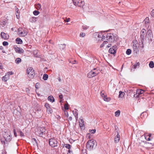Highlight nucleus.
Masks as SVG:
<instances>
[{"instance_id":"b1692460","label":"nucleus","mask_w":154,"mask_h":154,"mask_svg":"<svg viewBox=\"0 0 154 154\" xmlns=\"http://www.w3.org/2000/svg\"><path fill=\"white\" fill-rule=\"evenodd\" d=\"M16 15L17 17V19H19L20 18V12H19V9L18 8L16 9Z\"/></svg>"},{"instance_id":"de8ad7c7","label":"nucleus","mask_w":154,"mask_h":154,"mask_svg":"<svg viewBox=\"0 0 154 154\" xmlns=\"http://www.w3.org/2000/svg\"><path fill=\"white\" fill-rule=\"evenodd\" d=\"M101 95L103 98L105 96L104 95V92L103 91H102L101 92Z\"/></svg>"},{"instance_id":"f704fd0d","label":"nucleus","mask_w":154,"mask_h":154,"mask_svg":"<svg viewBox=\"0 0 154 154\" xmlns=\"http://www.w3.org/2000/svg\"><path fill=\"white\" fill-rule=\"evenodd\" d=\"M96 35H98V36H97L99 38V39H98V40H100L101 39L102 40H104L103 39H102V37H101V36H102V34H101V35H100L98 33H96Z\"/></svg>"},{"instance_id":"3c124183","label":"nucleus","mask_w":154,"mask_h":154,"mask_svg":"<svg viewBox=\"0 0 154 154\" xmlns=\"http://www.w3.org/2000/svg\"><path fill=\"white\" fill-rule=\"evenodd\" d=\"M70 19L69 18H68L67 19H66V20H64V21L66 22H68L70 21Z\"/></svg>"},{"instance_id":"6e6d98bb","label":"nucleus","mask_w":154,"mask_h":154,"mask_svg":"<svg viewBox=\"0 0 154 154\" xmlns=\"http://www.w3.org/2000/svg\"><path fill=\"white\" fill-rule=\"evenodd\" d=\"M20 135L21 136H24V134H23V132L22 131H20Z\"/></svg>"},{"instance_id":"5701e85b","label":"nucleus","mask_w":154,"mask_h":154,"mask_svg":"<svg viewBox=\"0 0 154 154\" xmlns=\"http://www.w3.org/2000/svg\"><path fill=\"white\" fill-rule=\"evenodd\" d=\"M125 93L123 92L119 91V98H123L124 97Z\"/></svg>"},{"instance_id":"cd10ccee","label":"nucleus","mask_w":154,"mask_h":154,"mask_svg":"<svg viewBox=\"0 0 154 154\" xmlns=\"http://www.w3.org/2000/svg\"><path fill=\"white\" fill-rule=\"evenodd\" d=\"M103 99L104 101L107 102L111 100L110 97H107L106 95L103 97Z\"/></svg>"},{"instance_id":"79ce46f5","label":"nucleus","mask_w":154,"mask_h":154,"mask_svg":"<svg viewBox=\"0 0 154 154\" xmlns=\"http://www.w3.org/2000/svg\"><path fill=\"white\" fill-rule=\"evenodd\" d=\"M82 27L83 29L86 30L88 28L89 26L86 25H83Z\"/></svg>"},{"instance_id":"09e8293b","label":"nucleus","mask_w":154,"mask_h":154,"mask_svg":"<svg viewBox=\"0 0 154 154\" xmlns=\"http://www.w3.org/2000/svg\"><path fill=\"white\" fill-rule=\"evenodd\" d=\"M45 107H46V109H47L48 107H49V104L48 103H46L45 104Z\"/></svg>"},{"instance_id":"a19ab883","label":"nucleus","mask_w":154,"mask_h":154,"mask_svg":"<svg viewBox=\"0 0 154 154\" xmlns=\"http://www.w3.org/2000/svg\"><path fill=\"white\" fill-rule=\"evenodd\" d=\"M65 145H66L65 147L66 148L69 149L71 147V146L70 144H65Z\"/></svg>"},{"instance_id":"c85d7f7f","label":"nucleus","mask_w":154,"mask_h":154,"mask_svg":"<svg viewBox=\"0 0 154 154\" xmlns=\"http://www.w3.org/2000/svg\"><path fill=\"white\" fill-rule=\"evenodd\" d=\"M47 109V112L48 114H51L52 112V110L51 108L50 107H48Z\"/></svg>"},{"instance_id":"8fccbe9b","label":"nucleus","mask_w":154,"mask_h":154,"mask_svg":"<svg viewBox=\"0 0 154 154\" xmlns=\"http://www.w3.org/2000/svg\"><path fill=\"white\" fill-rule=\"evenodd\" d=\"M13 131H14V135L15 136V137H17V133L16 132V130L15 129H14Z\"/></svg>"},{"instance_id":"9d476101","label":"nucleus","mask_w":154,"mask_h":154,"mask_svg":"<svg viewBox=\"0 0 154 154\" xmlns=\"http://www.w3.org/2000/svg\"><path fill=\"white\" fill-rule=\"evenodd\" d=\"M117 49V46L115 45L110 48L109 49V51L110 54H113L114 56H115L116 53Z\"/></svg>"},{"instance_id":"bb28decb","label":"nucleus","mask_w":154,"mask_h":154,"mask_svg":"<svg viewBox=\"0 0 154 154\" xmlns=\"http://www.w3.org/2000/svg\"><path fill=\"white\" fill-rule=\"evenodd\" d=\"M66 45L65 44H61L59 45L60 49L61 50H64L65 48Z\"/></svg>"},{"instance_id":"a878e982","label":"nucleus","mask_w":154,"mask_h":154,"mask_svg":"<svg viewBox=\"0 0 154 154\" xmlns=\"http://www.w3.org/2000/svg\"><path fill=\"white\" fill-rule=\"evenodd\" d=\"M16 43L18 44H21L23 42L22 40L20 38H17L16 40Z\"/></svg>"},{"instance_id":"aec40b11","label":"nucleus","mask_w":154,"mask_h":154,"mask_svg":"<svg viewBox=\"0 0 154 154\" xmlns=\"http://www.w3.org/2000/svg\"><path fill=\"white\" fill-rule=\"evenodd\" d=\"M9 79V77L8 76V75L6 74L4 76H3L2 78L3 81L6 82L8 79Z\"/></svg>"},{"instance_id":"412c9836","label":"nucleus","mask_w":154,"mask_h":154,"mask_svg":"<svg viewBox=\"0 0 154 154\" xmlns=\"http://www.w3.org/2000/svg\"><path fill=\"white\" fill-rule=\"evenodd\" d=\"M72 112L74 116L75 117L76 119H77V118H78V117H76V116L78 115V110L76 109H75L74 110L72 111Z\"/></svg>"},{"instance_id":"a211bd4d","label":"nucleus","mask_w":154,"mask_h":154,"mask_svg":"<svg viewBox=\"0 0 154 154\" xmlns=\"http://www.w3.org/2000/svg\"><path fill=\"white\" fill-rule=\"evenodd\" d=\"M151 134H146L145 135V139L147 141H150L151 140L152 138L151 137Z\"/></svg>"},{"instance_id":"423d86ee","label":"nucleus","mask_w":154,"mask_h":154,"mask_svg":"<svg viewBox=\"0 0 154 154\" xmlns=\"http://www.w3.org/2000/svg\"><path fill=\"white\" fill-rule=\"evenodd\" d=\"M27 33V31L23 28H20L18 29V34L20 36H24L26 35Z\"/></svg>"},{"instance_id":"338daca9","label":"nucleus","mask_w":154,"mask_h":154,"mask_svg":"<svg viewBox=\"0 0 154 154\" xmlns=\"http://www.w3.org/2000/svg\"><path fill=\"white\" fill-rule=\"evenodd\" d=\"M68 153H70V150L69 149V150H68Z\"/></svg>"},{"instance_id":"c03bdc74","label":"nucleus","mask_w":154,"mask_h":154,"mask_svg":"<svg viewBox=\"0 0 154 154\" xmlns=\"http://www.w3.org/2000/svg\"><path fill=\"white\" fill-rule=\"evenodd\" d=\"M68 105V103H67V104H65L64 105V107L65 109L66 110H67L69 109Z\"/></svg>"},{"instance_id":"4d7b16f0","label":"nucleus","mask_w":154,"mask_h":154,"mask_svg":"<svg viewBox=\"0 0 154 154\" xmlns=\"http://www.w3.org/2000/svg\"><path fill=\"white\" fill-rule=\"evenodd\" d=\"M59 97L60 99H62L63 98V96L62 94L60 95L59 96Z\"/></svg>"},{"instance_id":"9b49d317","label":"nucleus","mask_w":154,"mask_h":154,"mask_svg":"<svg viewBox=\"0 0 154 154\" xmlns=\"http://www.w3.org/2000/svg\"><path fill=\"white\" fill-rule=\"evenodd\" d=\"M144 92V91L140 89H137V90L136 94L134 95V97L137 98L140 97V95L143 94Z\"/></svg>"},{"instance_id":"ea45409f","label":"nucleus","mask_w":154,"mask_h":154,"mask_svg":"<svg viewBox=\"0 0 154 154\" xmlns=\"http://www.w3.org/2000/svg\"><path fill=\"white\" fill-rule=\"evenodd\" d=\"M85 35V34L84 32H81L80 33L79 36L81 37H84Z\"/></svg>"},{"instance_id":"6e6552de","label":"nucleus","mask_w":154,"mask_h":154,"mask_svg":"<svg viewBox=\"0 0 154 154\" xmlns=\"http://www.w3.org/2000/svg\"><path fill=\"white\" fill-rule=\"evenodd\" d=\"M46 129L44 128L39 127L37 128V134L40 137H42L44 134H45Z\"/></svg>"},{"instance_id":"864d4df0","label":"nucleus","mask_w":154,"mask_h":154,"mask_svg":"<svg viewBox=\"0 0 154 154\" xmlns=\"http://www.w3.org/2000/svg\"><path fill=\"white\" fill-rule=\"evenodd\" d=\"M151 15L152 17H154V10H152L151 12Z\"/></svg>"},{"instance_id":"72a5a7b5","label":"nucleus","mask_w":154,"mask_h":154,"mask_svg":"<svg viewBox=\"0 0 154 154\" xmlns=\"http://www.w3.org/2000/svg\"><path fill=\"white\" fill-rule=\"evenodd\" d=\"M35 8L38 9H40L41 7V5L40 4H38L35 5Z\"/></svg>"},{"instance_id":"c9c22d12","label":"nucleus","mask_w":154,"mask_h":154,"mask_svg":"<svg viewBox=\"0 0 154 154\" xmlns=\"http://www.w3.org/2000/svg\"><path fill=\"white\" fill-rule=\"evenodd\" d=\"M107 42V41H104L103 43L100 45V47L101 48L103 47L104 46V45L106 44Z\"/></svg>"},{"instance_id":"f3484780","label":"nucleus","mask_w":154,"mask_h":154,"mask_svg":"<svg viewBox=\"0 0 154 154\" xmlns=\"http://www.w3.org/2000/svg\"><path fill=\"white\" fill-rule=\"evenodd\" d=\"M79 125L80 127H83L84 126V123L82 117H81L79 119Z\"/></svg>"},{"instance_id":"f8f14e48","label":"nucleus","mask_w":154,"mask_h":154,"mask_svg":"<svg viewBox=\"0 0 154 154\" xmlns=\"http://www.w3.org/2000/svg\"><path fill=\"white\" fill-rule=\"evenodd\" d=\"M133 48L134 50V51L136 53H137L139 51V44L136 42V41H135L134 42H133Z\"/></svg>"},{"instance_id":"a18cd8bd","label":"nucleus","mask_w":154,"mask_h":154,"mask_svg":"<svg viewBox=\"0 0 154 154\" xmlns=\"http://www.w3.org/2000/svg\"><path fill=\"white\" fill-rule=\"evenodd\" d=\"M95 129L90 130V132H91V134H94L95 133Z\"/></svg>"},{"instance_id":"e2e57ef3","label":"nucleus","mask_w":154,"mask_h":154,"mask_svg":"<svg viewBox=\"0 0 154 154\" xmlns=\"http://www.w3.org/2000/svg\"><path fill=\"white\" fill-rule=\"evenodd\" d=\"M2 64L0 63V69H2Z\"/></svg>"},{"instance_id":"20e7f679","label":"nucleus","mask_w":154,"mask_h":154,"mask_svg":"<svg viewBox=\"0 0 154 154\" xmlns=\"http://www.w3.org/2000/svg\"><path fill=\"white\" fill-rule=\"evenodd\" d=\"M96 141L93 140H89L86 143V147L88 149L91 150L93 149Z\"/></svg>"},{"instance_id":"13d9d810","label":"nucleus","mask_w":154,"mask_h":154,"mask_svg":"<svg viewBox=\"0 0 154 154\" xmlns=\"http://www.w3.org/2000/svg\"><path fill=\"white\" fill-rule=\"evenodd\" d=\"M26 92L28 93L29 91V89L28 88H26L25 89Z\"/></svg>"},{"instance_id":"39448f33","label":"nucleus","mask_w":154,"mask_h":154,"mask_svg":"<svg viewBox=\"0 0 154 154\" xmlns=\"http://www.w3.org/2000/svg\"><path fill=\"white\" fill-rule=\"evenodd\" d=\"M99 73V71L96 69H94L88 73V77L89 78H91L95 76Z\"/></svg>"},{"instance_id":"1a4fd4ad","label":"nucleus","mask_w":154,"mask_h":154,"mask_svg":"<svg viewBox=\"0 0 154 154\" xmlns=\"http://www.w3.org/2000/svg\"><path fill=\"white\" fill-rule=\"evenodd\" d=\"M57 141L55 139L53 138L50 139L49 144L51 147H54L57 146Z\"/></svg>"},{"instance_id":"5fc2aeb1","label":"nucleus","mask_w":154,"mask_h":154,"mask_svg":"<svg viewBox=\"0 0 154 154\" xmlns=\"http://www.w3.org/2000/svg\"><path fill=\"white\" fill-rule=\"evenodd\" d=\"M39 85V84L38 83H37L35 85V88L36 89H38V86Z\"/></svg>"},{"instance_id":"c756f323","label":"nucleus","mask_w":154,"mask_h":154,"mask_svg":"<svg viewBox=\"0 0 154 154\" xmlns=\"http://www.w3.org/2000/svg\"><path fill=\"white\" fill-rule=\"evenodd\" d=\"M21 59L20 58H17L15 60V62L17 64H18L21 61Z\"/></svg>"},{"instance_id":"4468645a","label":"nucleus","mask_w":154,"mask_h":154,"mask_svg":"<svg viewBox=\"0 0 154 154\" xmlns=\"http://www.w3.org/2000/svg\"><path fill=\"white\" fill-rule=\"evenodd\" d=\"M1 37L4 39H7L9 38V36L7 34H6L4 32H2L1 33Z\"/></svg>"},{"instance_id":"6ab92c4d","label":"nucleus","mask_w":154,"mask_h":154,"mask_svg":"<svg viewBox=\"0 0 154 154\" xmlns=\"http://www.w3.org/2000/svg\"><path fill=\"white\" fill-rule=\"evenodd\" d=\"M120 138V136L118 133H117V135L114 138V141L115 143H118Z\"/></svg>"},{"instance_id":"dca6fc26","label":"nucleus","mask_w":154,"mask_h":154,"mask_svg":"<svg viewBox=\"0 0 154 154\" xmlns=\"http://www.w3.org/2000/svg\"><path fill=\"white\" fill-rule=\"evenodd\" d=\"M146 30L144 29H142L140 32V37L143 40L144 38V35L146 34Z\"/></svg>"},{"instance_id":"7c9ffc66","label":"nucleus","mask_w":154,"mask_h":154,"mask_svg":"<svg viewBox=\"0 0 154 154\" xmlns=\"http://www.w3.org/2000/svg\"><path fill=\"white\" fill-rule=\"evenodd\" d=\"M48 75L47 74H45L43 75V79L45 80H46L48 79Z\"/></svg>"},{"instance_id":"7ed1b4c3","label":"nucleus","mask_w":154,"mask_h":154,"mask_svg":"<svg viewBox=\"0 0 154 154\" xmlns=\"http://www.w3.org/2000/svg\"><path fill=\"white\" fill-rule=\"evenodd\" d=\"M27 73L28 77L30 79H33L35 75V73L34 69L31 67L27 69Z\"/></svg>"},{"instance_id":"774afa93","label":"nucleus","mask_w":154,"mask_h":154,"mask_svg":"<svg viewBox=\"0 0 154 154\" xmlns=\"http://www.w3.org/2000/svg\"><path fill=\"white\" fill-rule=\"evenodd\" d=\"M36 52V51H34V54H35Z\"/></svg>"},{"instance_id":"49530a36","label":"nucleus","mask_w":154,"mask_h":154,"mask_svg":"<svg viewBox=\"0 0 154 154\" xmlns=\"http://www.w3.org/2000/svg\"><path fill=\"white\" fill-rule=\"evenodd\" d=\"M13 74V73L12 72H8L7 73H6V75H8V76L9 77L10 76V75H12Z\"/></svg>"},{"instance_id":"f257e3e1","label":"nucleus","mask_w":154,"mask_h":154,"mask_svg":"<svg viewBox=\"0 0 154 154\" xmlns=\"http://www.w3.org/2000/svg\"><path fill=\"white\" fill-rule=\"evenodd\" d=\"M3 135V138H1V141L2 143L4 144V147L5 148H7L8 146L9 143L12 139L10 135V131H8L5 132Z\"/></svg>"},{"instance_id":"4c0bfd02","label":"nucleus","mask_w":154,"mask_h":154,"mask_svg":"<svg viewBox=\"0 0 154 154\" xmlns=\"http://www.w3.org/2000/svg\"><path fill=\"white\" fill-rule=\"evenodd\" d=\"M131 53V49H128L126 51V54L128 55L130 54Z\"/></svg>"},{"instance_id":"2eb2a0df","label":"nucleus","mask_w":154,"mask_h":154,"mask_svg":"<svg viewBox=\"0 0 154 154\" xmlns=\"http://www.w3.org/2000/svg\"><path fill=\"white\" fill-rule=\"evenodd\" d=\"M14 49L16 52L19 54H22L24 52L22 48L17 47H15Z\"/></svg>"},{"instance_id":"473e14b6","label":"nucleus","mask_w":154,"mask_h":154,"mask_svg":"<svg viewBox=\"0 0 154 154\" xmlns=\"http://www.w3.org/2000/svg\"><path fill=\"white\" fill-rule=\"evenodd\" d=\"M149 65L151 68H153L154 67V63L153 61H150L149 63Z\"/></svg>"},{"instance_id":"0e129e2a","label":"nucleus","mask_w":154,"mask_h":154,"mask_svg":"<svg viewBox=\"0 0 154 154\" xmlns=\"http://www.w3.org/2000/svg\"><path fill=\"white\" fill-rule=\"evenodd\" d=\"M3 47L2 46H0V49L1 50H2V49H3Z\"/></svg>"},{"instance_id":"69168bd1","label":"nucleus","mask_w":154,"mask_h":154,"mask_svg":"<svg viewBox=\"0 0 154 154\" xmlns=\"http://www.w3.org/2000/svg\"><path fill=\"white\" fill-rule=\"evenodd\" d=\"M58 79H59V81L60 82V81H61V80L60 79V78H58Z\"/></svg>"},{"instance_id":"2f4dec72","label":"nucleus","mask_w":154,"mask_h":154,"mask_svg":"<svg viewBox=\"0 0 154 154\" xmlns=\"http://www.w3.org/2000/svg\"><path fill=\"white\" fill-rule=\"evenodd\" d=\"M120 113V111L118 110L115 112V116L116 117H118L119 116Z\"/></svg>"},{"instance_id":"ddd939ff","label":"nucleus","mask_w":154,"mask_h":154,"mask_svg":"<svg viewBox=\"0 0 154 154\" xmlns=\"http://www.w3.org/2000/svg\"><path fill=\"white\" fill-rule=\"evenodd\" d=\"M140 65V63L139 62L136 63H135L133 65L131 66V72L134 71L135 69L139 67Z\"/></svg>"},{"instance_id":"0eeeda50","label":"nucleus","mask_w":154,"mask_h":154,"mask_svg":"<svg viewBox=\"0 0 154 154\" xmlns=\"http://www.w3.org/2000/svg\"><path fill=\"white\" fill-rule=\"evenodd\" d=\"M74 5L79 7L83 6L84 4L83 0H72Z\"/></svg>"},{"instance_id":"393cba45","label":"nucleus","mask_w":154,"mask_h":154,"mask_svg":"<svg viewBox=\"0 0 154 154\" xmlns=\"http://www.w3.org/2000/svg\"><path fill=\"white\" fill-rule=\"evenodd\" d=\"M48 100L53 102L54 101V99L53 97L52 96H50L48 97Z\"/></svg>"},{"instance_id":"603ef678","label":"nucleus","mask_w":154,"mask_h":154,"mask_svg":"<svg viewBox=\"0 0 154 154\" xmlns=\"http://www.w3.org/2000/svg\"><path fill=\"white\" fill-rule=\"evenodd\" d=\"M76 62V61L75 60H74L73 61H69V62L70 63H72L73 64H75Z\"/></svg>"},{"instance_id":"f03ea898","label":"nucleus","mask_w":154,"mask_h":154,"mask_svg":"<svg viewBox=\"0 0 154 154\" xmlns=\"http://www.w3.org/2000/svg\"><path fill=\"white\" fill-rule=\"evenodd\" d=\"M102 39H106L109 42H113L114 41H115L117 39L116 36H114L112 33H108L106 35H102Z\"/></svg>"},{"instance_id":"e433bc0d","label":"nucleus","mask_w":154,"mask_h":154,"mask_svg":"<svg viewBox=\"0 0 154 154\" xmlns=\"http://www.w3.org/2000/svg\"><path fill=\"white\" fill-rule=\"evenodd\" d=\"M40 13V12L37 11H34L33 12V14L35 15H37Z\"/></svg>"},{"instance_id":"58836bf2","label":"nucleus","mask_w":154,"mask_h":154,"mask_svg":"<svg viewBox=\"0 0 154 154\" xmlns=\"http://www.w3.org/2000/svg\"><path fill=\"white\" fill-rule=\"evenodd\" d=\"M145 24H147L149 23V18L146 17L144 20Z\"/></svg>"},{"instance_id":"bf43d9fd","label":"nucleus","mask_w":154,"mask_h":154,"mask_svg":"<svg viewBox=\"0 0 154 154\" xmlns=\"http://www.w3.org/2000/svg\"><path fill=\"white\" fill-rule=\"evenodd\" d=\"M32 141L33 142L34 141L37 144V142H36V140L35 139V138H33L32 139Z\"/></svg>"},{"instance_id":"680f3d73","label":"nucleus","mask_w":154,"mask_h":154,"mask_svg":"<svg viewBox=\"0 0 154 154\" xmlns=\"http://www.w3.org/2000/svg\"><path fill=\"white\" fill-rule=\"evenodd\" d=\"M111 45V44H108V45L107 46V47L108 48H109V47H110Z\"/></svg>"},{"instance_id":"052dcab7","label":"nucleus","mask_w":154,"mask_h":154,"mask_svg":"<svg viewBox=\"0 0 154 154\" xmlns=\"http://www.w3.org/2000/svg\"><path fill=\"white\" fill-rule=\"evenodd\" d=\"M69 119L70 121H72V117L71 116L69 117Z\"/></svg>"},{"instance_id":"4be33fe9","label":"nucleus","mask_w":154,"mask_h":154,"mask_svg":"<svg viewBox=\"0 0 154 154\" xmlns=\"http://www.w3.org/2000/svg\"><path fill=\"white\" fill-rule=\"evenodd\" d=\"M36 18L35 17H32L30 18L29 21L32 23L35 22L36 21Z\"/></svg>"},{"instance_id":"37998d69","label":"nucleus","mask_w":154,"mask_h":154,"mask_svg":"<svg viewBox=\"0 0 154 154\" xmlns=\"http://www.w3.org/2000/svg\"><path fill=\"white\" fill-rule=\"evenodd\" d=\"M8 43L7 42L4 41L3 42V45L4 46L8 45Z\"/></svg>"}]
</instances>
